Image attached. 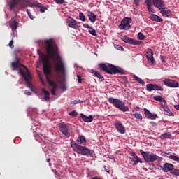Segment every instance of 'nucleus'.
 <instances>
[{"label": "nucleus", "mask_w": 179, "mask_h": 179, "mask_svg": "<svg viewBox=\"0 0 179 179\" xmlns=\"http://www.w3.org/2000/svg\"><path fill=\"white\" fill-rule=\"evenodd\" d=\"M22 65L23 64H20V59L17 58V57H15V61L11 63V66L13 71H20H20H23L22 69H20V66H23Z\"/></svg>", "instance_id": "12"}, {"label": "nucleus", "mask_w": 179, "mask_h": 179, "mask_svg": "<svg viewBox=\"0 0 179 179\" xmlns=\"http://www.w3.org/2000/svg\"><path fill=\"white\" fill-rule=\"evenodd\" d=\"M121 38H122V41H124V43H127V44H131L133 45H139L142 43L140 41L129 38L127 36H124Z\"/></svg>", "instance_id": "10"}, {"label": "nucleus", "mask_w": 179, "mask_h": 179, "mask_svg": "<svg viewBox=\"0 0 179 179\" xmlns=\"http://www.w3.org/2000/svg\"><path fill=\"white\" fill-rule=\"evenodd\" d=\"M37 52L39 55L40 59H41L43 64V73L44 75H49L50 69L51 68V64L50 63V59L45 55L40 49H38Z\"/></svg>", "instance_id": "5"}, {"label": "nucleus", "mask_w": 179, "mask_h": 179, "mask_svg": "<svg viewBox=\"0 0 179 179\" xmlns=\"http://www.w3.org/2000/svg\"><path fill=\"white\" fill-rule=\"evenodd\" d=\"M131 162H133V166H136V164L138 163H143V161H142V159H141L140 157L138 158H132L131 159Z\"/></svg>", "instance_id": "31"}, {"label": "nucleus", "mask_w": 179, "mask_h": 179, "mask_svg": "<svg viewBox=\"0 0 179 179\" xmlns=\"http://www.w3.org/2000/svg\"><path fill=\"white\" fill-rule=\"evenodd\" d=\"M66 22L69 27H71V29H78V22L73 18L69 17Z\"/></svg>", "instance_id": "18"}, {"label": "nucleus", "mask_w": 179, "mask_h": 179, "mask_svg": "<svg viewBox=\"0 0 179 179\" xmlns=\"http://www.w3.org/2000/svg\"><path fill=\"white\" fill-rule=\"evenodd\" d=\"M164 110V114L165 115H169V117H174V113L171 112V110L168 108L167 106H166L165 108H163Z\"/></svg>", "instance_id": "28"}, {"label": "nucleus", "mask_w": 179, "mask_h": 179, "mask_svg": "<svg viewBox=\"0 0 179 179\" xmlns=\"http://www.w3.org/2000/svg\"><path fill=\"white\" fill-rule=\"evenodd\" d=\"M59 128L60 129V132H62L64 136H66V138H69V136H71V133L69 132V131H71V127L64 123H61Z\"/></svg>", "instance_id": "9"}, {"label": "nucleus", "mask_w": 179, "mask_h": 179, "mask_svg": "<svg viewBox=\"0 0 179 179\" xmlns=\"http://www.w3.org/2000/svg\"><path fill=\"white\" fill-rule=\"evenodd\" d=\"M24 94H27V96H31V92L28 91L27 90H25Z\"/></svg>", "instance_id": "49"}, {"label": "nucleus", "mask_w": 179, "mask_h": 179, "mask_svg": "<svg viewBox=\"0 0 179 179\" xmlns=\"http://www.w3.org/2000/svg\"><path fill=\"white\" fill-rule=\"evenodd\" d=\"M77 80L78 83H82V76H80L79 74L77 75Z\"/></svg>", "instance_id": "46"}, {"label": "nucleus", "mask_w": 179, "mask_h": 179, "mask_svg": "<svg viewBox=\"0 0 179 179\" xmlns=\"http://www.w3.org/2000/svg\"><path fill=\"white\" fill-rule=\"evenodd\" d=\"M43 92L44 93V100L45 101H48V100H50V92L47 90H45V88H43Z\"/></svg>", "instance_id": "30"}, {"label": "nucleus", "mask_w": 179, "mask_h": 179, "mask_svg": "<svg viewBox=\"0 0 179 179\" xmlns=\"http://www.w3.org/2000/svg\"><path fill=\"white\" fill-rule=\"evenodd\" d=\"M119 49L120 50H124V48H122V46H119Z\"/></svg>", "instance_id": "58"}, {"label": "nucleus", "mask_w": 179, "mask_h": 179, "mask_svg": "<svg viewBox=\"0 0 179 179\" xmlns=\"http://www.w3.org/2000/svg\"><path fill=\"white\" fill-rule=\"evenodd\" d=\"M45 48L46 50L47 55L50 58H52L55 64L54 68L55 72H59L61 75L64 76L66 71L65 68V62L62 57L59 55L58 52V46L54 43V39H47L44 42Z\"/></svg>", "instance_id": "1"}, {"label": "nucleus", "mask_w": 179, "mask_h": 179, "mask_svg": "<svg viewBox=\"0 0 179 179\" xmlns=\"http://www.w3.org/2000/svg\"><path fill=\"white\" fill-rule=\"evenodd\" d=\"M79 17L81 22H85V20H86V18L85 17V15L82 12L79 13Z\"/></svg>", "instance_id": "39"}, {"label": "nucleus", "mask_w": 179, "mask_h": 179, "mask_svg": "<svg viewBox=\"0 0 179 179\" xmlns=\"http://www.w3.org/2000/svg\"><path fill=\"white\" fill-rule=\"evenodd\" d=\"M38 8H40V12L41 13H44V12H45V10L47 9V8L41 6V7H38Z\"/></svg>", "instance_id": "44"}, {"label": "nucleus", "mask_w": 179, "mask_h": 179, "mask_svg": "<svg viewBox=\"0 0 179 179\" xmlns=\"http://www.w3.org/2000/svg\"><path fill=\"white\" fill-rule=\"evenodd\" d=\"M99 66L103 72H106V73H108V75H117V73L124 75V69L111 64H108L107 66V64L102 63L99 64Z\"/></svg>", "instance_id": "4"}, {"label": "nucleus", "mask_w": 179, "mask_h": 179, "mask_svg": "<svg viewBox=\"0 0 179 179\" xmlns=\"http://www.w3.org/2000/svg\"><path fill=\"white\" fill-rule=\"evenodd\" d=\"M134 118H136V120H142V115L138 113L133 114Z\"/></svg>", "instance_id": "38"}, {"label": "nucleus", "mask_w": 179, "mask_h": 179, "mask_svg": "<svg viewBox=\"0 0 179 179\" xmlns=\"http://www.w3.org/2000/svg\"><path fill=\"white\" fill-rule=\"evenodd\" d=\"M48 162H50V159H48Z\"/></svg>", "instance_id": "61"}, {"label": "nucleus", "mask_w": 179, "mask_h": 179, "mask_svg": "<svg viewBox=\"0 0 179 179\" xmlns=\"http://www.w3.org/2000/svg\"><path fill=\"white\" fill-rule=\"evenodd\" d=\"M114 125L116 129L117 130V132L122 134V135L125 134V127H124V125H122V124H121V122H115L114 123Z\"/></svg>", "instance_id": "16"}, {"label": "nucleus", "mask_w": 179, "mask_h": 179, "mask_svg": "<svg viewBox=\"0 0 179 179\" xmlns=\"http://www.w3.org/2000/svg\"><path fill=\"white\" fill-rule=\"evenodd\" d=\"M54 1L55 2H56V3H60L61 5L65 3V0H54Z\"/></svg>", "instance_id": "45"}, {"label": "nucleus", "mask_w": 179, "mask_h": 179, "mask_svg": "<svg viewBox=\"0 0 179 179\" xmlns=\"http://www.w3.org/2000/svg\"><path fill=\"white\" fill-rule=\"evenodd\" d=\"M77 142V143H76ZM75 141L71 139L70 145L73 148V150L78 153V155H82L83 156L90 157L93 156V151L87 148L85 146H82L80 145H86V138L84 136H80Z\"/></svg>", "instance_id": "2"}, {"label": "nucleus", "mask_w": 179, "mask_h": 179, "mask_svg": "<svg viewBox=\"0 0 179 179\" xmlns=\"http://www.w3.org/2000/svg\"><path fill=\"white\" fill-rule=\"evenodd\" d=\"M84 27L85 29H90V30H93V27H90L89 24H84Z\"/></svg>", "instance_id": "48"}, {"label": "nucleus", "mask_w": 179, "mask_h": 179, "mask_svg": "<svg viewBox=\"0 0 179 179\" xmlns=\"http://www.w3.org/2000/svg\"><path fill=\"white\" fill-rule=\"evenodd\" d=\"M152 3L155 8H157L160 10L164 8V1L162 0H153Z\"/></svg>", "instance_id": "20"}, {"label": "nucleus", "mask_w": 179, "mask_h": 179, "mask_svg": "<svg viewBox=\"0 0 179 179\" xmlns=\"http://www.w3.org/2000/svg\"><path fill=\"white\" fill-rule=\"evenodd\" d=\"M108 101L110 104H113L114 107L118 108L119 110H120V111H122L123 113H127V111H129V108L125 106V102H124L123 101L110 97L108 99Z\"/></svg>", "instance_id": "6"}, {"label": "nucleus", "mask_w": 179, "mask_h": 179, "mask_svg": "<svg viewBox=\"0 0 179 179\" xmlns=\"http://www.w3.org/2000/svg\"><path fill=\"white\" fill-rule=\"evenodd\" d=\"M131 156L133 157V159H137L138 157H139L135 152H132Z\"/></svg>", "instance_id": "51"}, {"label": "nucleus", "mask_w": 179, "mask_h": 179, "mask_svg": "<svg viewBox=\"0 0 179 179\" xmlns=\"http://www.w3.org/2000/svg\"><path fill=\"white\" fill-rule=\"evenodd\" d=\"M171 174H172V176H179V169H174L170 172Z\"/></svg>", "instance_id": "37"}, {"label": "nucleus", "mask_w": 179, "mask_h": 179, "mask_svg": "<svg viewBox=\"0 0 179 179\" xmlns=\"http://www.w3.org/2000/svg\"><path fill=\"white\" fill-rule=\"evenodd\" d=\"M154 100L156 101H159V103H162V101L164 99L162 96L157 95L153 97Z\"/></svg>", "instance_id": "36"}, {"label": "nucleus", "mask_w": 179, "mask_h": 179, "mask_svg": "<svg viewBox=\"0 0 179 179\" xmlns=\"http://www.w3.org/2000/svg\"><path fill=\"white\" fill-rule=\"evenodd\" d=\"M161 139H170L171 138V134L165 133L160 136Z\"/></svg>", "instance_id": "32"}, {"label": "nucleus", "mask_w": 179, "mask_h": 179, "mask_svg": "<svg viewBox=\"0 0 179 179\" xmlns=\"http://www.w3.org/2000/svg\"><path fill=\"white\" fill-rule=\"evenodd\" d=\"M133 78L136 82H138L141 85H145V81H143V80H142L141 78L136 76V75H134Z\"/></svg>", "instance_id": "34"}, {"label": "nucleus", "mask_w": 179, "mask_h": 179, "mask_svg": "<svg viewBox=\"0 0 179 179\" xmlns=\"http://www.w3.org/2000/svg\"><path fill=\"white\" fill-rule=\"evenodd\" d=\"M22 68L25 69V72L20 70V75L22 76V78L24 79L27 87L31 89V90H33V85L31 83H30V80H31V75L30 74V71H29V69L24 65H22Z\"/></svg>", "instance_id": "7"}, {"label": "nucleus", "mask_w": 179, "mask_h": 179, "mask_svg": "<svg viewBox=\"0 0 179 179\" xmlns=\"http://www.w3.org/2000/svg\"><path fill=\"white\" fill-rule=\"evenodd\" d=\"M138 40H145V36H143V34H142V32H139L138 34Z\"/></svg>", "instance_id": "41"}, {"label": "nucleus", "mask_w": 179, "mask_h": 179, "mask_svg": "<svg viewBox=\"0 0 179 179\" xmlns=\"http://www.w3.org/2000/svg\"><path fill=\"white\" fill-rule=\"evenodd\" d=\"M9 24H10V27L12 29L13 34H15V31H16V30L17 29V27H19V26L17 25V22H16V20H15V17L11 18V20H10Z\"/></svg>", "instance_id": "15"}, {"label": "nucleus", "mask_w": 179, "mask_h": 179, "mask_svg": "<svg viewBox=\"0 0 179 179\" xmlns=\"http://www.w3.org/2000/svg\"><path fill=\"white\" fill-rule=\"evenodd\" d=\"M92 73H93L96 78H99L101 80V82L104 80V77L101 75V73H99V71L92 70Z\"/></svg>", "instance_id": "29"}, {"label": "nucleus", "mask_w": 179, "mask_h": 179, "mask_svg": "<svg viewBox=\"0 0 179 179\" xmlns=\"http://www.w3.org/2000/svg\"><path fill=\"white\" fill-rule=\"evenodd\" d=\"M150 18L151 19V20H152V22H163V19H162L160 16L157 15L151 14Z\"/></svg>", "instance_id": "25"}, {"label": "nucleus", "mask_w": 179, "mask_h": 179, "mask_svg": "<svg viewBox=\"0 0 179 179\" xmlns=\"http://www.w3.org/2000/svg\"><path fill=\"white\" fill-rule=\"evenodd\" d=\"M161 106L163 108H164L165 107H167V102L166 101V99H164L162 101Z\"/></svg>", "instance_id": "43"}, {"label": "nucleus", "mask_w": 179, "mask_h": 179, "mask_svg": "<svg viewBox=\"0 0 179 179\" xmlns=\"http://www.w3.org/2000/svg\"><path fill=\"white\" fill-rule=\"evenodd\" d=\"M160 13L162 15V16H165L166 17H170V16H171V11L164 8L161 9Z\"/></svg>", "instance_id": "23"}, {"label": "nucleus", "mask_w": 179, "mask_h": 179, "mask_svg": "<svg viewBox=\"0 0 179 179\" xmlns=\"http://www.w3.org/2000/svg\"><path fill=\"white\" fill-rule=\"evenodd\" d=\"M29 17H30V19H31V20H34V17H33V15H31V14L30 15Z\"/></svg>", "instance_id": "57"}, {"label": "nucleus", "mask_w": 179, "mask_h": 179, "mask_svg": "<svg viewBox=\"0 0 179 179\" xmlns=\"http://www.w3.org/2000/svg\"><path fill=\"white\" fill-rule=\"evenodd\" d=\"M13 40L10 41L8 45L10 48H15V45H13Z\"/></svg>", "instance_id": "47"}, {"label": "nucleus", "mask_w": 179, "mask_h": 179, "mask_svg": "<svg viewBox=\"0 0 179 179\" xmlns=\"http://www.w3.org/2000/svg\"><path fill=\"white\" fill-rule=\"evenodd\" d=\"M22 2H24V0H12L11 3H10V9H15L16 6Z\"/></svg>", "instance_id": "24"}, {"label": "nucleus", "mask_w": 179, "mask_h": 179, "mask_svg": "<svg viewBox=\"0 0 179 179\" xmlns=\"http://www.w3.org/2000/svg\"><path fill=\"white\" fill-rule=\"evenodd\" d=\"M78 102H76V101H74V104H76Z\"/></svg>", "instance_id": "59"}, {"label": "nucleus", "mask_w": 179, "mask_h": 179, "mask_svg": "<svg viewBox=\"0 0 179 179\" xmlns=\"http://www.w3.org/2000/svg\"><path fill=\"white\" fill-rule=\"evenodd\" d=\"M151 124H155V122H151Z\"/></svg>", "instance_id": "60"}, {"label": "nucleus", "mask_w": 179, "mask_h": 179, "mask_svg": "<svg viewBox=\"0 0 179 179\" xmlns=\"http://www.w3.org/2000/svg\"><path fill=\"white\" fill-rule=\"evenodd\" d=\"M131 22H132V19L128 17H125L121 21L119 29H120V30H128L131 29V25H129Z\"/></svg>", "instance_id": "8"}, {"label": "nucleus", "mask_w": 179, "mask_h": 179, "mask_svg": "<svg viewBox=\"0 0 179 179\" xmlns=\"http://www.w3.org/2000/svg\"><path fill=\"white\" fill-rule=\"evenodd\" d=\"M163 83L168 87H178V83L174 80L165 79L163 80Z\"/></svg>", "instance_id": "13"}, {"label": "nucleus", "mask_w": 179, "mask_h": 179, "mask_svg": "<svg viewBox=\"0 0 179 179\" xmlns=\"http://www.w3.org/2000/svg\"><path fill=\"white\" fill-rule=\"evenodd\" d=\"M162 170L164 171V173H169V171L174 170V166L173 164L166 162L164 164Z\"/></svg>", "instance_id": "17"}, {"label": "nucleus", "mask_w": 179, "mask_h": 179, "mask_svg": "<svg viewBox=\"0 0 179 179\" xmlns=\"http://www.w3.org/2000/svg\"><path fill=\"white\" fill-rule=\"evenodd\" d=\"M88 33H90V34H92V36H97V34L96 33V30L95 29H93V28H92V29H90L89 31H88Z\"/></svg>", "instance_id": "40"}, {"label": "nucleus", "mask_w": 179, "mask_h": 179, "mask_svg": "<svg viewBox=\"0 0 179 179\" xmlns=\"http://www.w3.org/2000/svg\"><path fill=\"white\" fill-rule=\"evenodd\" d=\"M51 75V67L50 68V73L49 74H45V76L46 77V80H48L49 85L52 86V89L55 90L57 89L58 85L55 83L53 80H51L48 76Z\"/></svg>", "instance_id": "19"}, {"label": "nucleus", "mask_w": 179, "mask_h": 179, "mask_svg": "<svg viewBox=\"0 0 179 179\" xmlns=\"http://www.w3.org/2000/svg\"><path fill=\"white\" fill-rule=\"evenodd\" d=\"M140 152L145 163H154V162H157L156 164L158 169L159 170H162V169H163V166H162V160H163V158L155 153L150 154V152L143 150H141Z\"/></svg>", "instance_id": "3"}, {"label": "nucleus", "mask_w": 179, "mask_h": 179, "mask_svg": "<svg viewBox=\"0 0 179 179\" xmlns=\"http://www.w3.org/2000/svg\"><path fill=\"white\" fill-rule=\"evenodd\" d=\"M51 93L53 96H57V93H55V90L52 89L51 90Z\"/></svg>", "instance_id": "53"}, {"label": "nucleus", "mask_w": 179, "mask_h": 179, "mask_svg": "<svg viewBox=\"0 0 179 179\" xmlns=\"http://www.w3.org/2000/svg\"><path fill=\"white\" fill-rule=\"evenodd\" d=\"M103 168L105 169V171H106V173H108V174H110V169H106L107 166L106 165L103 166Z\"/></svg>", "instance_id": "54"}, {"label": "nucleus", "mask_w": 179, "mask_h": 179, "mask_svg": "<svg viewBox=\"0 0 179 179\" xmlns=\"http://www.w3.org/2000/svg\"><path fill=\"white\" fill-rule=\"evenodd\" d=\"M69 115H71V117H77L78 112L73 110L69 113Z\"/></svg>", "instance_id": "42"}, {"label": "nucleus", "mask_w": 179, "mask_h": 179, "mask_svg": "<svg viewBox=\"0 0 179 179\" xmlns=\"http://www.w3.org/2000/svg\"><path fill=\"white\" fill-rule=\"evenodd\" d=\"M30 6H31V8H40L41 3H38L37 1H34L30 3Z\"/></svg>", "instance_id": "33"}, {"label": "nucleus", "mask_w": 179, "mask_h": 179, "mask_svg": "<svg viewBox=\"0 0 179 179\" xmlns=\"http://www.w3.org/2000/svg\"><path fill=\"white\" fill-rule=\"evenodd\" d=\"M134 1L136 6H139V2L141 1V0H134Z\"/></svg>", "instance_id": "52"}, {"label": "nucleus", "mask_w": 179, "mask_h": 179, "mask_svg": "<svg viewBox=\"0 0 179 179\" xmlns=\"http://www.w3.org/2000/svg\"><path fill=\"white\" fill-rule=\"evenodd\" d=\"M145 3L147 5L149 13H153V8H152V0H145Z\"/></svg>", "instance_id": "27"}, {"label": "nucleus", "mask_w": 179, "mask_h": 179, "mask_svg": "<svg viewBox=\"0 0 179 179\" xmlns=\"http://www.w3.org/2000/svg\"><path fill=\"white\" fill-rule=\"evenodd\" d=\"M174 108H176V110H179V104L178 105H175Z\"/></svg>", "instance_id": "56"}, {"label": "nucleus", "mask_w": 179, "mask_h": 179, "mask_svg": "<svg viewBox=\"0 0 179 179\" xmlns=\"http://www.w3.org/2000/svg\"><path fill=\"white\" fill-rule=\"evenodd\" d=\"M161 60L164 62V64L166 62V56L161 55L160 56Z\"/></svg>", "instance_id": "50"}, {"label": "nucleus", "mask_w": 179, "mask_h": 179, "mask_svg": "<svg viewBox=\"0 0 179 179\" xmlns=\"http://www.w3.org/2000/svg\"><path fill=\"white\" fill-rule=\"evenodd\" d=\"M88 17L91 23H94V22L97 20V15H96V14L91 12L88 13Z\"/></svg>", "instance_id": "26"}, {"label": "nucleus", "mask_w": 179, "mask_h": 179, "mask_svg": "<svg viewBox=\"0 0 179 179\" xmlns=\"http://www.w3.org/2000/svg\"><path fill=\"white\" fill-rule=\"evenodd\" d=\"M27 13L29 16H30L31 15V13L30 12V10L27 9Z\"/></svg>", "instance_id": "55"}, {"label": "nucleus", "mask_w": 179, "mask_h": 179, "mask_svg": "<svg viewBox=\"0 0 179 179\" xmlns=\"http://www.w3.org/2000/svg\"><path fill=\"white\" fill-rule=\"evenodd\" d=\"M169 159H171L174 162H177V163H179V157L178 156H176L173 155H169Z\"/></svg>", "instance_id": "35"}, {"label": "nucleus", "mask_w": 179, "mask_h": 179, "mask_svg": "<svg viewBox=\"0 0 179 179\" xmlns=\"http://www.w3.org/2000/svg\"><path fill=\"white\" fill-rule=\"evenodd\" d=\"M146 57L148 59V62H150L152 65L155 64V58L153 57V50L150 48H148L146 52Z\"/></svg>", "instance_id": "14"}, {"label": "nucleus", "mask_w": 179, "mask_h": 179, "mask_svg": "<svg viewBox=\"0 0 179 179\" xmlns=\"http://www.w3.org/2000/svg\"><path fill=\"white\" fill-rule=\"evenodd\" d=\"M146 90L148 92H152L153 90H160L161 92H163L164 89H163V87L159 86L157 84H147Z\"/></svg>", "instance_id": "11"}, {"label": "nucleus", "mask_w": 179, "mask_h": 179, "mask_svg": "<svg viewBox=\"0 0 179 179\" xmlns=\"http://www.w3.org/2000/svg\"><path fill=\"white\" fill-rule=\"evenodd\" d=\"M80 117L84 122H92L93 121V116L90 115L89 117L86 116L85 114L81 113Z\"/></svg>", "instance_id": "22"}, {"label": "nucleus", "mask_w": 179, "mask_h": 179, "mask_svg": "<svg viewBox=\"0 0 179 179\" xmlns=\"http://www.w3.org/2000/svg\"><path fill=\"white\" fill-rule=\"evenodd\" d=\"M143 110L145 112L146 118H148V120H156V118H157V115L152 114V113H150V111H149V110L147 108H144Z\"/></svg>", "instance_id": "21"}]
</instances>
